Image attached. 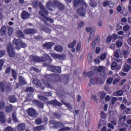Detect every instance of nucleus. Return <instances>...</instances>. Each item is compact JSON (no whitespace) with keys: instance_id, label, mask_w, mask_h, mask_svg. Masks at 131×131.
<instances>
[{"instance_id":"31","label":"nucleus","mask_w":131,"mask_h":131,"mask_svg":"<svg viewBox=\"0 0 131 131\" xmlns=\"http://www.w3.org/2000/svg\"><path fill=\"white\" fill-rule=\"evenodd\" d=\"M123 94V92L122 91V90H119L114 93V96H122Z\"/></svg>"},{"instance_id":"15","label":"nucleus","mask_w":131,"mask_h":131,"mask_svg":"<svg viewBox=\"0 0 131 131\" xmlns=\"http://www.w3.org/2000/svg\"><path fill=\"white\" fill-rule=\"evenodd\" d=\"M102 77H104V78L101 79V78L97 77L96 80H97V83H98V84H102V83H104L105 82V81L106 80V76H102Z\"/></svg>"},{"instance_id":"64","label":"nucleus","mask_w":131,"mask_h":131,"mask_svg":"<svg viewBox=\"0 0 131 131\" xmlns=\"http://www.w3.org/2000/svg\"><path fill=\"white\" fill-rule=\"evenodd\" d=\"M4 131H13V128L10 126H8L6 128Z\"/></svg>"},{"instance_id":"46","label":"nucleus","mask_w":131,"mask_h":131,"mask_svg":"<svg viewBox=\"0 0 131 131\" xmlns=\"http://www.w3.org/2000/svg\"><path fill=\"white\" fill-rule=\"evenodd\" d=\"M38 99H39L40 100H42V101H47V100H48V99L46 97L42 95H38Z\"/></svg>"},{"instance_id":"26","label":"nucleus","mask_w":131,"mask_h":131,"mask_svg":"<svg viewBox=\"0 0 131 131\" xmlns=\"http://www.w3.org/2000/svg\"><path fill=\"white\" fill-rule=\"evenodd\" d=\"M50 104L53 105V106H61L62 104L61 103L58 102L57 100H52L50 102Z\"/></svg>"},{"instance_id":"21","label":"nucleus","mask_w":131,"mask_h":131,"mask_svg":"<svg viewBox=\"0 0 131 131\" xmlns=\"http://www.w3.org/2000/svg\"><path fill=\"white\" fill-rule=\"evenodd\" d=\"M19 82L20 84H21V85H25V84L27 83L26 82V80L24 78H23V77H22V76H19Z\"/></svg>"},{"instance_id":"18","label":"nucleus","mask_w":131,"mask_h":131,"mask_svg":"<svg viewBox=\"0 0 131 131\" xmlns=\"http://www.w3.org/2000/svg\"><path fill=\"white\" fill-rule=\"evenodd\" d=\"M29 17H30V14H29V13H28L26 11H23V12L21 13L22 19H24V20H25L26 19H28V18H29Z\"/></svg>"},{"instance_id":"16","label":"nucleus","mask_w":131,"mask_h":131,"mask_svg":"<svg viewBox=\"0 0 131 131\" xmlns=\"http://www.w3.org/2000/svg\"><path fill=\"white\" fill-rule=\"evenodd\" d=\"M36 32V31L33 29H28L24 31L25 34H34Z\"/></svg>"},{"instance_id":"36","label":"nucleus","mask_w":131,"mask_h":131,"mask_svg":"<svg viewBox=\"0 0 131 131\" xmlns=\"http://www.w3.org/2000/svg\"><path fill=\"white\" fill-rule=\"evenodd\" d=\"M105 92L103 91L99 92L98 93V96L100 97V99H103L105 98Z\"/></svg>"},{"instance_id":"1","label":"nucleus","mask_w":131,"mask_h":131,"mask_svg":"<svg viewBox=\"0 0 131 131\" xmlns=\"http://www.w3.org/2000/svg\"><path fill=\"white\" fill-rule=\"evenodd\" d=\"M79 5H81L82 7L77 9V14H79L80 16H85L86 10L85 8H87L88 4L83 2V0H75L74 2V7H78Z\"/></svg>"},{"instance_id":"53","label":"nucleus","mask_w":131,"mask_h":131,"mask_svg":"<svg viewBox=\"0 0 131 131\" xmlns=\"http://www.w3.org/2000/svg\"><path fill=\"white\" fill-rule=\"evenodd\" d=\"M116 45L117 46V47H121V46H122V42L120 41L119 40H117L116 42Z\"/></svg>"},{"instance_id":"6","label":"nucleus","mask_w":131,"mask_h":131,"mask_svg":"<svg viewBox=\"0 0 131 131\" xmlns=\"http://www.w3.org/2000/svg\"><path fill=\"white\" fill-rule=\"evenodd\" d=\"M27 113L28 115L31 117H36V116L37 115V112H36V110L31 107L27 110Z\"/></svg>"},{"instance_id":"4","label":"nucleus","mask_w":131,"mask_h":131,"mask_svg":"<svg viewBox=\"0 0 131 131\" xmlns=\"http://www.w3.org/2000/svg\"><path fill=\"white\" fill-rule=\"evenodd\" d=\"M30 59L32 60L33 62H45V61H47V60H49L50 62H52V58H51L50 56L48 54H45L44 57H39L34 55H31L30 56Z\"/></svg>"},{"instance_id":"14","label":"nucleus","mask_w":131,"mask_h":131,"mask_svg":"<svg viewBox=\"0 0 131 131\" xmlns=\"http://www.w3.org/2000/svg\"><path fill=\"white\" fill-rule=\"evenodd\" d=\"M0 89L2 92H8L9 91V88L6 86V82H1L0 83Z\"/></svg>"},{"instance_id":"63","label":"nucleus","mask_w":131,"mask_h":131,"mask_svg":"<svg viewBox=\"0 0 131 131\" xmlns=\"http://www.w3.org/2000/svg\"><path fill=\"white\" fill-rule=\"evenodd\" d=\"M103 7H107V6H109V1H105L103 3Z\"/></svg>"},{"instance_id":"37","label":"nucleus","mask_w":131,"mask_h":131,"mask_svg":"<svg viewBox=\"0 0 131 131\" xmlns=\"http://www.w3.org/2000/svg\"><path fill=\"white\" fill-rule=\"evenodd\" d=\"M13 110V106L12 105H9L8 106H6V111L8 113L11 112Z\"/></svg>"},{"instance_id":"10","label":"nucleus","mask_w":131,"mask_h":131,"mask_svg":"<svg viewBox=\"0 0 131 131\" xmlns=\"http://www.w3.org/2000/svg\"><path fill=\"white\" fill-rule=\"evenodd\" d=\"M86 31H87V32H90V36L88 39V41H90V40H92V37H93L95 34V28H86Z\"/></svg>"},{"instance_id":"35","label":"nucleus","mask_w":131,"mask_h":131,"mask_svg":"<svg viewBox=\"0 0 131 131\" xmlns=\"http://www.w3.org/2000/svg\"><path fill=\"white\" fill-rule=\"evenodd\" d=\"M44 128L43 126H38L33 128L34 131H40Z\"/></svg>"},{"instance_id":"40","label":"nucleus","mask_w":131,"mask_h":131,"mask_svg":"<svg viewBox=\"0 0 131 131\" xmlns=\"http://www.w3.org/2000/svg\"><path fill=\"white\" fill-rule=\"evenodd\" d=\"M112 39H113V42L115 41L117 38H118V35L117 34H114L112 36Z\"/></svg>"},{"instance_id":"20","label":"nucleus","mask_w":131,"mask_h":131,"mask_svg":"<svg viewBox=\"0 0 131 131\" xmlns=\"http://www.w3.org/2000/svg\"><path fill=\"white\" fill-rule=\"evenodd\" d=\"M54 45L55 43H54L53 42H48L44 43L43 47L44 48H46L47 49H51V48H52V46H54Z\"/></svg>"},{"instance_id":"30","label":"nucleus","mask_w":131,"mask_h":131,"mask_svg":"<svg viewBox=\"0 0 131 131\" xmlns=\"http://www.w3.org/2000/svg\"><path fill=\"white\" fill-rule=\"evenodd\" d=\"M0 32L2 35H4V34H6V32H7V27L6 26L2 27Z\"/></svg>"},{"instance_id":"49","label":"nucleus","mask_w":131,"mask_h":131,"mask_svg":"<svg viewBox=\"0 0 131 131\" xmlns=\"http://www.w3.org/2000/svg\"><path fill=\"white\" fill-rule=\"evenodd\" d=\"M17 115V114L16 113V112H14L12 114V119H13L14 121H17V117H16Z\"/></svg>"},{"instance_id":"11","label":"nucleus","mask_w":131,"mask_h":131,"mask_svg":"<svg viewBox=\"0 0 131 131\" xmlns=\"http://www.w3.org/2000/svg\"><path fill=\"white\" fill-rule=\"evenodd\" d=\"M98 71H99V72H100L101 76H106V68H105V67L99 66L98 68Z\"/></svg>"},{"instance_id":"61","label":"nucleus","mask_w":131,"mask_h":131,"mask_svg":"<svg viewBox=\"0 0 131 131\" xmlns=\"http://www.w3.org/2000/svg\"><path fill=\"white\" fill-rule=\"evenodd\" d=\"M37 106L39 108H43V103L38 102L37 103Z\"/></svg>"},{"instance_id":"59","label":"nucleus","mask_w":131,"mask_h":131,"mask_svg":"<svg viewBox=\"0 0 131 131\" xmlns=\"http://www.w3.org/2000/svg\"><path fill=\"white\" fill-rule=\"evenodd\" d=\"M4 63H5L4 60L0 59V70H2V68H3V66L4 65Z\"/></svg>"},{"instance_id":"54","label":"nucleus","mask_w":131,"mask_h":131,"mask_svg":"<svg viewBox=\"0 0 131 131\" xmlns=\"http://www.w3.org/2000/svg\"><path fill=\"white\" fill-rule=\"evenodd\" d=\"M129 29V26L128 25H126L123 27V30L124 31H127Z\"/></svg>"},{"instance_id":"41","label":"nucleus","mask_w":131,"mask_h":131,"mask_svg":"<svg viewBox=\"0 0 131 131\" xmlns=\"http://www.w3.org/2000/svg\"><path fill=\"white\" fill-rule=\"evenodd\" d=\"M96 79H97V78H92L90 79V82L92 83V84H93V85H94V84L97 83Z\"/></svg>"},{"instance_id":"44","label":"nucleus","mask_w":131,"mask_h":131,"mask_svg":"<svg viewBox=\"0 0 131 131\" xmlns=\"http://www.w3.org/2000/svg\"><path fill=\"white\" fill-rule=\"evenodd\" d=\"M17 35L18 37H24V34H23V32L21 31V30L17 31Z\"/></svg>"},{"instance_id":"57","label":"nucleus","mask_w":131,"mask_h":131,"mask_svg":"<svg viewBox=\"0 0 131 131\" xmlns=\"http://www.w3.org/2000/svg\"><path fill=\"white\" fill-rule=\"evenodd\" d=\"M116 101H117V98L113 97L112 100V105H114V104H115V103L116 102Z\"/></svg>"},{"instance_id":"23","label":"nucleus","mask_w":131,"mask_h":131,"mask_svg":"<svg viewBox=\"0 0 131 131\" xmlns=\"http://www.w3.org/2000/svg\"><path fill=\"white\" fill-rule=\"evenodd\" d=\"M123 70L125 72H128L130 70V66L128 64L125 63L123 67Z\"/></svg>"},{"instance_id":"60","label":"nucleus","mask_w":131,"mask_h":131,"mask_svg":"<svg viewBox=\"0 0 131 131\" xmlns=\"http://www.w3.org/2000/svg\"><path fill=\"white\" fill-rule=\"evenodd\" d=\"M84 25V23L82 21L80 22L78 25V28H81V27H83Z\"/></svg>"},{"instance_id":"43","label":"nucleus","mask_w":131,"mask_h":131,"mask_svg":"<svg viewBox=\"0 0 131 131\" xmlns=\"http://www.w3.org/2000/svg\"><path fill=\"white\" fill-rule=\"evenodd\" d=\"M81 49V42H79L77 45L76 47V52H79L80 51V49Z\"/></svg>"},{"instance_id":"39","label":"nucleus","mask_w":131,"mask_h":131,"mask_svg":"<svg viewBox=\"0 0 131 131\" xmlns=\"http://www.w3.org/2000/svg\"><path fill=\"white\" fill-rule=\"evenodd\" d=\"M117 66V63H116V62H113L111 64L112 70H115Z\"/></svg>"},{"instance_id":"19","label":"nucleus","mask_w":131,"mask_h":131,"mask_svg":"<svg viewBox=\"0 0 131 131\" xmlns=\"http://www.w3.org/2000/svg\"><path fill=\"white\" fill-rule=\"evenodd\" d=\"M54 50H55V51L58 53H62V52H63V47L60 45H57L55 46Z\"/></svg>"},{"instance_id":"55","label":"nucleus","mask_w":131,"mask_h":131,"mask_svg":"<svg viewBox=\"0 0 131 131\" xmlns=\"http://www.w3.org/2000/svg\"><path fill=\"white\" fill-rule=\"evenodd\" d=\"M90 5L91 7H93V8H95V7L97 6V3L96 2L91 1L90 3Z\"/></svg>"},{"instance_id":"32","label":"nucleus","mask_w":131,"mask_h":131,"mask_svg":"<svg viewBox=\"0 0 131 131\" xmlns=\"http://www.w3.org/2000/svg\"><path fill=\"white\" fill-rule=\"evenodd\" d=\"M7 29L8 34H9V35H11V34H13V32L14 31V29L13 28V27L8 26Z\"/></svg>"},{"instance_id":"8","label":"nucleus","mask_w":131,"mask_h":131,"mask_svg":"<svg viewBox=\"0 0 131 131\" xmlns=\"http://www.w3.org/2000/svg\"><path fill=\"white\" fill-rule=\"evenodd\" d=\"M50 55L54 59H58L59 60H63V59H65V58H66V55L64 54L59 55L51 52L50 53Z\"/></svg>"},{"instance_id":"13","label":"nucleus","mask_w":131,"mask_h":131,"mask_svg":"<svg viewBox=\"0 0 131 131\" xmlns=\"http://www.w3.org/2000/svg\"><path fill=\"white\" fill-rule=\"evenodd\" d=\"M44 77L46 79H47V78L48 79H50V78H51V77H54L56 79H60V75H59V74H57L46 75Z\"/></svg>"},{"instance_id":"38","label":"nucleus","mask_w":131,"mask_h":131,"mask_svg":"<svg viewBox=\"0 0 131 131\" xmlns=\"http://www.w3.org/2000/svg\"><path fill=\"white\" fill-rule=\"evenodd\" d=\"M54 70L55 71L54 72H57V73H60L61 72V67L59 66H55Z\"/></svg>"},{"instance_id":"45","label":"nucleus","mask_w":131,"mask_h":131,"mask_svg":"<svg viewBox=\"0 0 131 131\" xmlns=\"http://www.w3.org/2000/svg\"><path fill=\"white\" fill-rule=\"evenodd\" d=\"M12 77H13L14 79H16V78H17V73H16V71H15V70L12 69Z\"/></svg>"},{"instance_id":"34","label":"nucleus","mask_w":131,"mask_h":131,"mask_svg":"<svg viewBox=\"0 0 131 131\" xmlns=\"http://www.w3.org/2000/svg\"><path fill=\"white\" fill-rule=\"evenodd\" d=\"M48 70L51 71L52 72H55V66L52 65H49L47 67Z\"/></svg>"},{"instance_id":"58","label":"nucleus","mask_w":131,"mask_h":131,"mask_svg":"<svg viewBox=\"0 0 131 131\" xmlns=\"http://www.w3.org/2000/svg\"><path fill=\"white\" fill-rule=\"evenodd\" d=\"M100 115H101V118L103 119L106 118V116H107L104 112H101Z\"/></svg>"},{"instance_id":"52","label":"nucleus","mask_w":131,"mask_h":131,"mask_svg":"<svg viewBox=\"0 0 131 131\" xmlns=\"http://www.w3.org/2000/svg\"><path fill=\"white\" fill-rule=\"evenodd\" d=\"M35 122L36 124H40V123H41V122H42V120H41V119L38 118V119H37L36 120H35Z\"/></svg>"},{"instance_id":"22","label":"nucleus","mask_w":131,"mask_h":131,"mask_svg":"<svg viewBox=\"0 0 131 131\" xmlns=\"http://www.w3.org/2000/svg\"><path fill=\"white\" fill-rule=\"evenodd\" d=\"M33 83L36 85V86H37L38 88L41 86V83H40V81L36 78L33 79Z\"/></svg>"},{"instance_id":"62","label":"nucleus","mask_w":131,"mask_h":131,"mask_svg":"<svg viewBox=\"0 0 131 131\" xmlns=\"http://www.w3.org/2000/svg\"><path fill=\"white\" fill-rule=\"evenodd\" d=\"M108 7L110 8H113L114 7V3L112 2H108Z\"/></svg>"},{"instance_id":"42","label":"nucleus","mask_w":131,"mask_h":131,"mask_svg":"<svg viewBox=\"0 0 131 131\" xmlns=\"http://www.w3.org/2000/svg\"><path fill=\"white\" fill-rule=\"evenodd\" d=\"M25 91L27 92V93H33V88L32 87H29V88H27L25 89Z\"/></svg>"},{"instance_id":"7","label":"nucleus","mask_w":131,"mask_h":131,"mask_svg":"<svg viewBox=\"0 0 131 131\" xmlns=\"http://www.w3.org/2000/svg\"><path fill=\"white\" fill-rule=\"evenodd\" d=\"M8 53L9 55V57H14L15 56V52H14V48L11 43H9L7 46Z\"/></svg>"},{"instance_id":"56","label":"nucleus","mask_w":131,"mask_h":131,"mask_svg":"<svg viewBox=\"0 0 131 131\" xmlns=\"http://www.w3.org/2000/svg\"><path fill=\"white\" fill-rule=\"evenodd\" d=\"M5 108V102L4 101L0 102V109H4Z\"/></svg>"},{"instance_id":"50","label":"nucleus","mask_w":131,"mask_h":131,"mask_svg":"<svg viewBox=\"0 0 131 131\" xmlns=\"http://www.w3.org/2000/svg\"><path fill=\"white\" fill-rule=\"evenodd\" d=\"M114 56L116 58H119V50H117L114 52Z\"/></svg>"},{"instance_id":"17","label":"nucleus","mask_w":131,"mask_h":131,"mask_svg":"<svg viewBox=\"0 0 131 131\" xmlns=\"http://www.w3.org/2000/svg\"><path fill=\"white\" fill-rule=\"evenodd\" d=\"M0 122L2 123H5L6 122V116L4 112H0Z\"/></svg>"},{"instance_id":"5","label":"nucleus","mask_w":131,"mask_h":131,"mask_svg":"<svg viewBox=\"0 0 131 131\" xmlns=\"http://www.w3.org/2000/svg\"><path fill=\"white\" fill-rule=\"evenodd\" d=\"M13 43L15 45L16 50H20L21 48H25L26 47V43L24 42L20 39H14L13 40Z\"/></svg>"},{"instance_id":"51","label":"nucleus","mask_w":131,"mask_h":131,"mask_svg":"<svg viewBox=\"0 0 131 131\" xmlns=\"http://www.w3.org/2000/svg\"><path fill=\"white\" fill-rule=\"evenodd\" d=\"M105 124V122L103 120H100L98 126L100 127V126H103Z\"/></svg>"},{"instance_id":"2","label":"nucleus","mask_w":131,"mask_h":131,"mask_svg":"<svg viewBox=\"0 0 131 131\" xmlns=\"http://www.w3.org/2000/svg\"><path fill=\"white\" fill-rule=\"evenodd\" d=\"M53 3H52L51 1H49L48 3L46 4V7L50 12H53V8H57L59 10L62 11V10H64V8L65 6L62 3H59L57 0H52Z\"/></svg>"},{"instance_id":"3","label":"nucleus","mask_w":131,"mask_h":131,"mask_svg":"<svg viewBox=\"0 0 131 131\" xmlns=\"http://www.w3.org/2000/svg\"><path fill=\"white\" fill-rule=\"evenodd\" d=\"M39 8L41 10L39 13L42 16V20L43 21L44 23L47 24V22H48V21L53 23L54 20H53L51 18L47 17V16H46L49 14V12L47 11V9H46V8H45V6H43V5H40Z\"/></svg>"},{"instance_id":"9","label":"nucleus","mask_w":131,"mask_h":131,"mask_svg":"<svg viewBox=\"0 0 131 131\" xmlns=\"http://www.w3.org/2000/svg\"><path fill=\"white\" fill-rule=\"evenodd\" d=\"M49 124H53V127L55 128L56 127H62V126H64V124L61 122H59L56 121H50Z\"/></svg>"},{"instance_id":"48","label":"nucleus","mask_w":131,"mask_h":131,"mask_svg":"<svg viewBox=\"0 0 131 131\" xmlns=\"http://www.w3.org/2000/svg\"><path fill=\"white\" fill-rule=\"evenodd\" d=\"M113 81V78H109L106 80L107 84L110 85Z\"/></svg>"},{"instance_id":"12","label":"nucleus","mask_w":131,"mask_h":131,"mask_svg":"<svg viewBox=\"0 0 131 131\" xmlns=\"http://www.w3.org/2000/svg\"><path fill=\"white\" fill-rule=\"evenodd\" d=\"M126 118V116H124L121 117L120 119L119 120L118 124L120 127L121 126H124V124H125V123Z\"/></svg>"},{"instance_id":"24","label":"nucleus","mask_w":131,"mask_h":131,"mask_svg":"<svg viewBox=\"0 0 131 131\" xmlns=\"http://www.w3.org/2000/svg\"><path fill=\"white\" fill-rule=\"evenodd\" d=\"M8 101H9L10 103H15L17 102V98H16L15 96H12L9 97Z\"/></svg>"},{"instance_id":"28","label":"nucleus","mask_w":131,"mask_h":131,"mask_svg":"<svg viewBox=\"0 0 131 131\" xmlns=\"http://www.w3.org/2000/svg\"><path fill=\"white\" fill-rule=\"evenodd\" d=\"M93 72H89L88 73V74H86V72H84L83 73V75L84 77H86V76H89V77H90L91 78V77H92V76H93Z\"/></svg>"},{"instance_id":"47","label":"nucleus","mask_w":131,"mask_h":131,"mask_svg":"<svg viewBox=\"0 0 131 131\" xmlns=\"http://www.w3.org/2000/svg\"><path fill=\"white\" fill-rule=\"evenodd\" d=\"M106 57H107V54L106 53L102 54L100 56V60H101L102 61L105 60V59H106Z\"/></svg>"},{"instance_id":"33","label":"nucleus","mask_w":131,"mask_h":131,"mask_svg":"<svg viewBox=\"0 0 131 131\" xmlns=\"http://www.w3.org/2000/svg\"><path fill=\"white\" fill-rule=\"evenodd\" d=\"M75 45H76V40H75L72 42L70 43L68 45V48L72 49V48H74V47H75Z\"/></svg>"},{"instance_id":"25","label":"nucleus","mask_w":131,"mask_h":131,"mask_svg":"<svg viewBox=\"0 0 131 131\" xmlns=\"http://www.w3.org/2000/svg\"><path fill=\"white\" fill-rule=\"evenodd\" d=\"M17 129L19 131H23L25 129V125L23 123L19 124L17 126Z\"/></svg>"},{"instance_id":"29","label":"nucleus","mask_w":131,"mask_h":131,"mask_svg":"<svg viewBox=\"0 0 131 131\" xmlns=\"http://www.w3.org/2000/svg\"><path fill=\"white\" fill-rule=\"evenodd\" d=\"M42 83H43L45 85H46L47 88H49L50 89H52V85H51L48 80H42Z\"/></svg>"},{"instance_id":"27","label":"nucleus","mask_w":131,"mask_h":131,"mask_svg":"<svg viewBox=\"0 0 131 131\" xmlns=\"http://www.w3.org/2000/svg\"><path fill=\"white\" fill-rule=\"evenodd\" d=\"M99 42H100V37H97L96 38L95 41L92 42V47L95 48V47H96V45H97V43H99Z\"/></svg>"}]
</instances>
